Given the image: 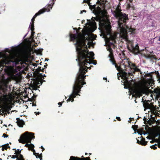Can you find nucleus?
I'll return each mask as SVG.
<instances>
[{"label":"nucleus","instance_id":"8","mask_svg":"<svg viewBox=\"0 0 160 160\" xmlns=\"http://www.w3.org/2000/svg\"><path fill=\"white\" fill-rule=\"evenodd\" d=\"M45 11H47L48 12H49V10H47V9H42L40 10H39L37 13H36L34 16L31 19V21L32 22V23L30 25V29L31 31H32L34 29V19L36 17V16L40 15V14H42Z\"/></svg>","mask_w":160,"mask_h":160},{"label":"nucleus","instance_id":"39","mask_svg":"<svg viewBox=\"0 0 160 160\" xmlns=\"http://www.w3.org/2000/svg\"><path fill=\"white\" fill-rule=\"evenodd\" d=\"M103 79L104 80H106V81H107V78L106 77H103Z\"/></svg>","mask_w":160,"mask_h":160},{"label":"nucleus","instance_id":"16","mask_svg":"<svg viewBox=\"0 0 160 160\" xmlns=\"http://www.w3.org/2000/svg\"><path fill=\"white\" fill-rule=\"evenodd\" d=\"M11 107L10 106H6L4 108L5 111L6 113H7L8 114H10V112L9 111L11 110Z\"/></svg>","mask_w":160,"mask_h":160},{"label":"nucleus","instance_id":"29","mask_svg":"<svg viewBox=\"0 0 160 160\" xmlns=\"http://www.w3.org/2000/svg\"><path fill=\"white\" fill-rule=\"evenodd\" d=\"M18 156H19V158H20V159H20V160H21V159H22V158H23V156H22V155L20 154H19V155H18Z\"/></svg>","mask_w":160,"mask_h":160},{"label":"nucleus","instance_id":"27","mask_svg":"<svg viewBox=\"0 0 160 160\" xmlns=\"http://www.w3.org/2000/svg\"><path fill=\"white\" fill-rule=\"evenodd\" d=\"M156 142H158V146L160 148V140H156Z\"/></svg>","mask_w":160,"mask_h":160},{"label":"nucleus","instance_id":"56","mask_svg":"<svg viewBox=\"0 0 160 160\" xmlns=\"http://www.w3.org/2000/svg\"><path fill=\"white\" fill-rule=\"evenodd\" d=\"M90 4V3H88V5H90V4Z\"/></svg>","mask_w":160,"mask_h":160},{"label":"nucleus","instance_id":"19","mask_svg":"<svg viewBox=\"0 0 160 160\" xmlns=\"http://www.w3.org/2000/svg\"><path fill=\"white\" fill-rule=\"evenodd\" d=\"M22 150V149L20 150L19 149L16 150L15 151L14 154L16 155H18L20 154Z\"/></svg>","mask_w":160,"mask_h":160},{"label":"nucleus","instance_id":"22","mask_svg":"<svg viewBox=\"0 0 160 160\" xmlns=\"http://www.w3.org/2000/svg\"><path fill=\"white\" fill-rule=\"evenodd\" d=\"M156 132L154 133L155 137H157L160 135V132H157L155 129Z\"/></svg>","mask_w":160,"mask_h":160},{"label":"nucleus","instance_id":"31","mask_svg":"<svg viewBox=\"0 0 160 160\" xmlns=\"http://www.w3.org/2000/svg\"><path fill=\"white\" fill-rule=\"evenodd\" d=\"M39 88V87L38 86H34L33 87V89L34 90H37L38 89V88Z\"/></svg>","mask_w":160,"mask_h":160},{"label":"nucleus","instance_id":"47","mask_svg":"<svg viewBox=\"0 0 160 160\" xmlns=\"http://www.w3.org/2000/svg\"><path fill=\"white\" fill-rule=\"evenodd\" d=\"M157 140H160V137L158 139H157Z\"/></svg>","mask_w":160,"mask_h":160},{"label":"nucleus","instance_id":"49","mask_svg":"<svg viewBox=\"0 0 160 160\" xmlns=\"http://www.w3.org/2000/svg\"><path fill=\"white\" fill-rule=\"evenodd\" d=\"M49 8H52V7H51L50 6H49Z\"/></svg>","mask_w":160,"mask_h":160},{"label":"nucleus","instance_id":"28","mask_svg":"<svg viewBox=\"0 0 160 160\" xmlns=\"http://www.w3.org/2000/svg\"><path fill=\"white\" fill-rule=\"evenodd\" d=\"M35 156H36V158H39V159H40V160H42V158L41 157H40V156H39V155H35Z\"/></svg>","mask_w":160,"mask_h":160},{"label":"nucleus","instance_id":"20","mask_svg":"<svg viewBox=\"0 0 160 160\" xmlns=\"http://www.w3.org/2000/svg\"><path fill=\"white\" fill-rule=\"evenodd\" d=\"M35 83L36 85H40L42 84V82L41 80H38L35 82Z\"/></svg>","mask_w":160,"mask_h":160},{"label":"nucleus","instance_id":"4","mask_svg":"<svg viewBox=\"0 0 160 160\" xmlns=\"http://www.w3.org/2000/svg\"><path fill=\"white\" fill-rule=\"evenodd\" d=\"M18 50L16 48H13L9 50V55L5 58L3 62L7 64L12 63L13 67L15 66L19 62L21 64L24 63V56L21 54L18 53Z\"/></svg>","mask_w":160,"mask_h":160},{"label":"nucleus","instance_id":"59","mask_svg":"<svg viewBox=\"0 0 160 160\" xmlns=\"http://www.w3.org/2000/svg\"><path fill=\"white\" fill-rule=\"evenodd\" d=\"M20 160H23V159H21Z\"/></svg>","mask_w":160,"mask_h":160},{"label":"nucleus","instance_id":"55","mask_svg":"<svg viewBox=\"0 0 160 160\" xmlns=\"http://www.w3.org/2000/svg\"><path fill=\"white\" fill-rule=\"evenodd\" d=\"M117 69L118 70H119V68H117Z\"/></svg>","mask_w":160,"mask_h":160},{"label":"nucleus","instance_id":"52","mask_svg":"<svg viewBox=\"0 0 160 160\" xmlns=\"http://www.w3.org/2000/svg\"><path fill=\"white\" fill-rule=\"evenodd\" d=\"M36 50V52H38L37 50Z\"/></svg>","mask_w":160,"mask_h":160},{"label":"nucleus","instance_id":"57","mask_svg":"<svg viewBox=\"0 0 160 160\" xmlns=\"http://www.w3.org/2000/svg\"><path fill=\"white\" fill-rule=\"evenodd\" d=\"M158 80H159V79L158 78Z\"/></svg>","mask_w":160,"mask_h":160},{"label":"nucleus","instance_id":"35","mask_svg":"<svg viewBox=\"0 0 160 160\" xmlns=\"http://www.w3.org/2000/svg\"><path fill=\"white\" fill-rule=\"evenodd\" d=\"M116 118L118 119L119 121L120 120V117H116Z\"/></svg>","mask_w":160,"mask_h":160},{"label":"nucleus","instance_id":"30","mask_svg":"<svg viewBox=\"0 0 160 160\" xmlns=\"http://www.w3.org/2000/svg\"><path fill=\"white\" fill-rule=\"evenodd\" d=\"M152 58V56H149L148 55L147 56H146V58L147 59H151Z\"/></svg>","mask_w":160,"mask_h":160},{"label":"nucleus","instance_id":"41","mask_svg":"<svg viewBox=\"0 0 160 160\" xmlns=\"http://www.w3.org/2000/svg\"><path fill=\"white\" fill-rule=\"evenodd\" d=\"M35 113H36V115L40 113V112H35Z\"/></svg>","mask_w":160,"mask_h":160},{"label":"nucleus","instance_id":"15","mask_svg":"<svg viewBox=\"0 0 160 160\" xmlns=\"http://www.w3.org/2000/svg\"><path fill=\"white\" fill-rule=\"evenodd\" d=\"M132 49L133 52L135 54H137L139 52V47L138 44L136 45L135 46L133 47Z\"/></svg>","mask_w":160,"mask_h":160},{"label":"nucleus","instance_id":"45","mask_svg":"<svg viewBox=\"0 0 160 160\" xmlns=\"http://www.w3.org/2000/svg\"><path fill=\"white\" fill-rule=\"evenodd\" d=\"M40 148H43V149H44V148L42 146H41V147H40Z\"/></svg>","mask_w":160,"mask_h":160},{"label":"nucleus","instance_id":"43","mask_svg":"<svg viewBox=\"0 0 160 160\" xmlns=\"http://www.w3.org/2000/svg\"><path fill=\"white\" fill-rule=\"evenodd\" d=\"M49 60V59L47 58L45 59V61H48Z\"/></svg>","mask_w":160,"mask_h":160},{"label":"nucleus","instance_id":"17","mask_svg":"<svg viewBox=\"0 0 160 160\" xmlns=\"http://www.w3.org/2000/svg\"><path fill=\"white\" fill-rule=\"evenodd\" d=\"M1 146H2V151H3L5 150H6L7 148L10 147V146H9L8 143H7L3 145H2Z\"/></svg>","mask_w":160,"mask_h":160},{"label":"nucleus","instance_id":"33","mask_svg":"<svg viewBox=\"0 0 160 160\" xmlns=\"http://www.w3.org/2000/svg\"><path fill=\"white\" fill-rule=\"evenodd\" d=\"M29 49H30V52L33 51V48H32L31 46L29 47Z\"/></svg>","mask_w":160,"mask_h":160},{"label":"nucleus","instance_id":"34","mask_svg":"<svg viewBox=\"0 0 160 160\" xmlns=\"http://www.w3.org/2000/svg\"><path fill=\"white\" fill-rule=\"evenodd\" d=\"M58 105L59 106V107L60 106H61L62 105V103L61 102H59L58 103Z\"/></svg>","mask_w":160,"mask_h":160},{"label":"nucleus","instance_id":"54","mask_svg":"<svg viewBox=\"0 0 160 160\" xmlns=\"http://www.w3.org/2000/svg\"><path fill=\"white\" fill-rule=\"evenodd\" d=\"M151 142L152 143V142H153V141H151Z\"/></svg>","mask_w":160,"mask_h":160},{"label":"nucleus","instance_id":"23","mask_svg":"<svg viewBox=\"0 0 160 160\" xmlns=\"http://www.w3.org/2000/svg\"><path fill=\"white\" fill-rule=\"evenodd\" d=\"M147 142L144 140H142L141 142V143L142 145H145L147 144Z\"/></svg>","mask_w":160,"mask_h":160},{"label":"nucleus","instance_id":"48","mask_svg":"<svg viewBox=\"0 0 160 160\" xmlns=\"http://www.w3.org/2000/svg\"><path fill=\"white\" fill-rule=\"evenodd\" d=\"M41 52V51H39V53L40 54Z\"/></svg>","mask_w":160,"mask_h":160},{"label":"nucleus","instance_id":"58","mask_svg":"<svg viewBox=\"0 0 160 160\" xmlns=\"http://www.w3.org/2000/svg\"><path fill=\"white\" fill-rule=\"evenodd\" d=\"M15 148H13V149H15Z\"/></svg>","mask_w":160,"mask_h":160},{"label":"nucleus","instance_id":"24","mask_svg":"<svg viewBox=\"0 0 160 160\" xmlns=\"http://www.w3.org/2000/svg\"><path fill=\"white\" fill-rule=\"evenodd\" d=\"M35 33V32H32L31 35V38H32V41H34V39H33V35Z\"/></svg>","mask_w":160,"mask_h":160},{"label":"nucleus","instance_id":"3","mask_svg":"<svg viewBox=\"0 0 160 160\" xmlns=\"http://www.w3.org/2000/svg\"><path fill=\"white\" fill-rule=\"evenodd\" d=\"M113 14L118 20V31L119 32L120 37L125 41H129L127 36V32L132 33L134 29L129 28L124 23L128 18L127 15L121 12V8L117 6Z\"/></svg>","mask_w":160,"mask_h":160},{"label":"nucleus","instance_id":"5","mask_svg":"<svg viewBox=\"0 0 160 160\" xmlns=\"http://www.w3.org/2000/svg\"><path fill=\"white\" fill-rule=\"evenodd\" d=\"M5 71L6 73L10 77V78L2 80V83L5 86H7L11 81V79L15 80L17 83L20 82L21 78L20 74H17L14 75V74L17 71L16 69H14L13 67H7L5 69Z\"/></svg>","mask_w":160,"mask_h":160},{"label":"nucleus","instance_id":"13","mask_svg":"<svg viewBox=\"0 0 160 160\" xmlns=\"http://www.w3.org/2000/svg\"><path fill=\"white\" fill-rule=\"evenodd\" d=\"M17 122L18 125L20 128H22L24 124V121L22 120H18Z\"/></svg>","mask_w":160,"mask_h":160},{"label":"nucleus","instance_id":"53","mask_svg":"<svg viewBox=\"0 0 160 160\" xmlns=\"http://www.w3.org/2000/svg\"><path fill=\"white\" fill-rule=\"evenodd\" d=\"M159 40H160V37H159Z\"/></svg>","mask_w":160,"mask_h":160},{"label":"nucleus","instance_id":"42","mask_svg":"<svg viewBox=\"0 0 160 160\" xmlns=\"http://www.w3.org/2000/svg\"><path fill=\"white\" fill-rule=\"evenodd\" d=\"M129 88V87H126V86H124V88H126H126Z\"/></svg>","mask_w":160,"mask_h":160},{"label":"nucleus","instance_id":"32","mask_svg":"<svg viewBox=\"0 0 160 160\" xmlns=\"http://www.w3.org/2000/svg\"><path fill=\"white\" fill-rule=\"evenodd\" d=\"M2 137L4 138H7L8 137V135H7L5 134H3L2 135Z\"/></svg>","mask_w":160,"mask_h":160},{"label":"nucleus","instance_id":"36","mask_svg":"<svg viewBox=\"0 0 160 160\" xmlns=\"http://www.w3.org/2000/svg\"><path fill=\"white\" fill-rule=\"evenodd\" d=\"M90 0H84V2H86L87 3H89V1H90Z\"/></svg>","mask_w":160,"mask_h":160},{"label":"nucleus","instance_id":"38","mask_svg":"<svg viewBox=\"0 0 160 160\" xmlns=\"http://www.w3.org/2000/svg\"><path fill=\"white\" fill-rule=\"evenodd\" d=\"M2 97L0 96V104L1 103V101H2Z\"/></svg>","mask_w":160,"mask_h":160},{"label":"nucleus","instance_id":"2","mask_svg":"<svg viewBox=\"0 0 160 160\" xmlns=\"http://www.w3.org/2000/svg\"><path fill=\"white\" fill-rule=\"evenodd\" d=\"M106 12L105 10H102L99 9L97 12V14L99 16H101L104 18H102L100 17L99 18V23L100 28H99L101 33L100 36H103L104 38L106 44L105 45L107 47L106 49L109 51V54L108 57L110 58L109 61L112 65H115L116 67V65L114 62L113 59V55L112 53V50L110 48V45L113 44L115 42V39L116 38V34L111 33V27L109 24L108 21L106 17Z\"/></svg>","mask_w":160,"mask_h":160},{"label":"nucleus","instance_id":"12","mask_svg":"<svg viewBox=\"0 0 160 160\" xmlns=\"http://www.w3.org/2000/svg\"><path fill=\"white\" fill-rule=\"evenodd\" d=\"M119 73L121 74V76L122 78H124L125 81L127 82V73L123 71H119Z\"/></svg>","mask_w":160,"mask_h":160},{"label":"nucleus","instance_id":"25","mask_svg":"<svg viewBox=\"0 0 160 160\" xmlns=\"http://www.w3.org/2000/svg\"><path fill=\"white\" fill-rule=\"evenodd\" d=\"M157 144H155L152 145L150 146V147L152 149H155L157 148V147L155 146V145H156Z\"/></svg>","mask_w":160,"mask_h":160},{"label":"nucleus","instance_id":"60","mask_svg":"<svg viewBox=\"0 0 160 160\" xmlns=\"http://www.w3.org/2000/svg\"><path fill=\"white\" fill-rule=\"evenodd\" d=\"M2 160V159H0V160Z\"/></svg>","mask_w":160,"mask_h":160},{"label":"nucleus","instance_id":"1","mask_svg":"<svg viewBox=\"0 0 160 160\" xmlns=\"http://www.w3.org/2000/svg\"><path fill=\"white\" fill-rule=\"evenodd\" d=\"M87 21L84 27V29L82 30V33H79L77 35H70L71 40L76 41L75 45L78 57L76 60L78 61L79 73L73 87L72 92L67 100V102L70 101L72 102L74 101L73 98L77 95L80 96L78 93L82 86H81L79 84L81 83L82 85H83L86 84L83 82L86 76H84V74L87 72V69H91L92 66L88 67L85 65L88 64H92L94 65L97 64L96 62H92L94 59V53L92 52H88L87 49L88 47L90 48L91 46L93 45L92 40H94L96 37V35L91 33L96 29V23L95 21L90 20H87Z\"/></svg>","mask_w":160,"mask_h":160},{"label":"nucleus","instance_id":"9","mask_svg":"<svg viewBox=\"0 0 160 160\" xmlns=\"http://www.w3.org/2000/svg\"><path fill=\"white\" fill-rule=\"evenodd\" d=\"M127 63L128 64L127 65L128 67L130 68L132 70V72H134L136 71H139L140 70L138 68H137V67L134 64L129 61Z\"/></svg>","mask_w":160,"mask_h":160},{"label":"nucleus","instance_id":"26","mask_svg":"<svg viewBox=\"0 0 160 160\" xmlns=\"http://www.w3.org/2000/svg\"><path fill=\"white\" fill-rule=\"evenodd\" d=\"M10 157H11V158L12 159H15L17 158V156L16 155H13L12 156H8V158Z\"/></svg>","mask_w":160,"mask_h":160},{"label":"nucleus","instance_id":"18","mask_svg":"<svg viewBox=\"0 0 160 160\" xmlns=\"http://www.w3.org/2000/svg\"><path fill=\"white\" fill-rule=\"evenodd\" d=\"M25 146L28 147L29 149H32L34 147V145L32 144H26L25 145Z\"/></svg>","mask_w":160,"mask_h":160},{"label":"nucleus","instance_id":"44","mask_svg":"<svg viewBox=\"0 0 160 160\" xmlns=\"http://www.w3.org/2000/svg\"><path fill=\"white\" fill-rule=\"evenodd\" d=\"M17 158L16 160H20V159L19 158H18L17 157V158Z\"/></svg>","mask_w":160,"mask_h":160},{"label":"nucleus","instance_id":"46","mask_svg":"<svg viewBox=\"0 0 160 160\" xmlns=\"http://www.w3.org/2000/svg\"><path fill=\"white\" fill-rule=\"evenodd\" d=\"M41 74V76H43V74H42V73H41V74Z\"/></svg>","mask_w":160,"mask_h":160},{"label":"nucleus","instance_id":"40","mask_svg":"<svg viewBox=\"0 0 160 160\" xmlns=\"http://www.w3.org/2000/svg\"><path fill=\"white\" fill-rule=\"evenodd\" d=\"M137 132L138 133V134L139 135H141V134H140L139 132ZM136 132H135L134 133V134H136Z\"/></svg>","mask_w":160,"mask_h":160},{"label":"nucleus","instance_id":"50","mask_svg":"<svg viewBox=\"0 0 160 160\" xmlns=\"http://www.w3.org/2000/svg\"><path fill=\"white\" fill-rule=\"evenodd\" d=\"M43 76H46L45 74H43Z\"/></svg>","mask_w":160,"mask_h":160},{"label":"nucleus","instance_id":"11","mask_svg":"<svg viewBox=\"0 0 160 160\" xmlns=\"http://www.w3.org/2000/svg\"><path fill=\"white\" fill-rule=\"evenodd\" d=\"M69 160H90L89 158L87 157L86 158H79L77 157L71 156L70 157Z\"/></svg>","mask_w":160,"mask_h":160},{"label":"nucleus","instance_id":"14","mask_svg":"<svg viewBox=\"0 0 160 160\" xmlns=\"http://www.w3.org/2000/svg\"><path fill=\"white\" fill-rule=\"evenodd\" d=\"M160 122L158 120L156 122V130L158 132H160V126H159Z\"/></svg>","mask_w":160,"mask_h":160},{"label":"nucleus","instance_id":"7","mask_svg":"<svg viewBox=\"0 0 160 160\" xmlns=\"http://www.w3.org/2000/svg\"><path fill=\"white\" fill-rule=\"evenodd\" d=\"M34 138L33 133L26 132L21 135L18 140L19 142L22 143L30 142L32 139Z\"/></svg>","mask_w":160,"mask_h":160},{"label":"nucleus","instance_id":"21","mask_svg":"<svg viewBox=\"0 0 160 160\" xmlns=\"http://www.w3.org/2000/svg\"><path fill=\"white\" fill-rule=\"evenodd\" d=\"M155 92L156 93L158 96H160V88L155 90Z\"/></svg>","mask_w":160,"mask_h":160},{"label":"nucleus","instance_id":"10","mask_svg":"<svg viewBox=\"0 0 160 160\" xmlns=\"http://www.w3.org/2000/svg\"><path fill=\"white\" fill-rule=\"evenodd\" d=\"M146 109H149L150 111L153 113H155L156 112V107L152 105V104H148L147 107L144 109V110L145 111Z\"/></svg>","mask_w":160,"mask_h":160},{"label":"nucleus","instance_id":"51","mask_svg":"<svg viewBox=\"0 0 160 160\" xmlns=\"http://www.w3.org/2000/svg\"><path fill=\"white\" fill-rule=\"evenodd\" d=\"M87 154H87V153H85V155H87Z\"/></svg>","mask_w":160,"mask_h":160},{"label":"nucleus","instance_id":"37","mask_svg":"<svg viewBox=\"0 0 160 160\" xmlns=\"http://www.w3.org/2000/svg\"><path fill=\"white\" fill-rule=\"evenodd\" d=\"M86 11L85 10H83L81 12H80V13L81 14H82V13L83 12H86Z\"/></svg>","mask_w":160,"mask_h":160},{"label":"nucleus","instance_id":"6","mask_svg":"<svg viewBox=\"0 0 160 160\" xmlns=\"http://www.w3.org/2000/svg\"><path fill=\"white\" fill-rule=\"evenodd\" d=\"M148 83L144 82L140 87L135 86L129 88V91L130 93L132 94V96L139 97L142 94L146 92L148 88Z\"/></svg>","mask_w":160,"mask_h":160}]
</instances>
